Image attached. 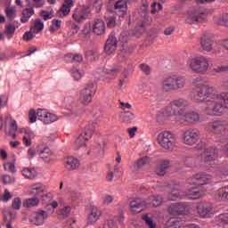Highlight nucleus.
Returning a JSON list of instances; mask_svg holds the SVG:
<instances>
[{
	"instance_id": "obj_1",
	"label": "nucleus",
	"mask_w": 228,
	"mask_h": 228,
	"mask_svg": "<svg viewBox=\"0 0 228 228\" xmlns=\"http://www.w3.org/2000/svg\"><path fill=\"white\" fill-rule=\"evenodd\" d=\"M194 89L190 93L193 102H207L205 113L209 117H220L228 110V92H218L213 86L206 85L204 77H197L192 80Z\"/></svg>"
},
{
	"instance_id": "obj_2",
	"label": "nucleus",
	"mask_w": 228,
	"mask_h": 228,
	"mask_svg": "<svg viewBox=\"0 0 228 228\" xmlns=\"http://www.w3.org/2000/svg\"><path fill=\"white\" fill-rule=\"evenodd\" d=\"M187 69L193 74L204 76L211 70V61L209 57L198 55L189 58L186 61Z\"/></svg>"
},
{
	"instance_id": "obj_3",
	"label": "nucleus",
	"mask_w": 228,
	"mask_h": 228,
	"mask_svg": "<svg viewBox=\"0 0 228 228\" xmlns=\"http://www.w3.org/2000/svg\"><path fill=\"white\" fill-rule=\"evenodd\" d=\"M190 102L185 98H176L170 102L169 105L166 107L164 116L168 120H178L180 117H183L184 110L183 108H188Z\"/></svg>"
},
{
	"instance_id": "obj_4",
	"label": "nucleus",
	"mask_w": 228,
	"mask_h": 228,
	"mask_svg": "<svg viewBox=\"0 0 228 228\" xmlns=\"http://www.w3.org/2000/svg\"><path fill=\"white\" fill-rule=\"evenodd\" d=\"M186 88V77L181 75H170L161 82L162 92H177Z\"/></svg>"
},
{
	"instance_id": "obj_5",
	"label": "nucleus",
	"mask_w": 228,
	"mask_h": 228,
	"mask_svg": "<svg viewBox=\"0 0 228 228\" xmlns=\"http://www.w3.org/2000/svg\"><path fill=\"white\" fill-rule=\"evenodd\" d=\"M96 127L97 123H91L86 126L84 132L80 134L75 142L77 151H80L82 154L90 156V150L86 148V142L92 138V135L95 133Z\"/></svg>"
},
{
	"instance_id": "obj_6",
	"label": "nucleus",
	"mask_w": 228,
	"mask_h": 228,
	"mask_svg": "<svg viewBox=\"0 0 228 228\" xmlns=\"http://www.w3.org/2000/svg\"><path fill=\"white\" fill-rule=\"evenodd\" d=\"M208 20V12L200 7H191L187 11L185 22L194 24V22H206Z\"/></svg>"
},
{
	"instance_id": "obj_7",
	"label": "nucleus",
	"mask_w": 228,
	"mask_h": 228,
	"mask_svg": "<svg viewBox=\"0 0 228 228\" xmlns=\"http://www.w3.org/2000/svg\"><path fill=\"white\" fill-rule=\"evenodd\" d=\"M157 140L160 147L166 151H174V149H175V145H177L175 135L169 131L159 133Z\"/></svg>"
},
{
	"instance_id": "obj_8",
	"label": "nucleus",
	"mask_w": 228,
	"mask_h": 228,
	"mask_svg": "<svg viewBox=\"0 0 228 228\" xmlns=\"http://www.w3.org/2000/svg\"><path fill=\"white\" fill-rule=\"evenodd\" d=\"M97 92V86L95 83L87 84L81 91L79 94V102L82 106H88L90 102H92V99H94V95H95Z\"/></svg>"
},
{
	"instance_id": "obj_9",
	"label": "nucleus",
	"mask_w": 228,
	"mask_h": 228,
	"mask_svg": "<svg viewBox=\"0 0 228 228\" xmlns=\"http://www.w3.org/2000/svg\"><path fill=\"white\" fill-rule=\"evenodd\" d=\"M213 176L209 174L201 172L194 174L191 178L186 180L187 184H195L197 186H204L211 184Z\"/></svg>"
},
{
	"instance_id": "obj_10",
	"label": "nucleus",
	"mask_w": 228,
	"mask_h": 228,
	"mask_svg": "<svg viewBox=\"0 0 228 228\" xmlns=\"http://www.w3.org/2000/svg\"><path fill=\"white\" fill-rule=\"evenodd\" d=\"M218 158V149L215 147L207 148L201 152L200 167H209L215 163V159Z\"/></svg>"
},
{
	"instance_id": "obj_11",
	"label": "nucleus",
	"mask_w": 228,
	"mask_h": 228,
	"mask_svg": "<svg viewBox=\"0 0 228 228\" xmlns=\"http://www.w3.org/2000/svg\"><path fill=\"white\" fill-rule=\"evenodd\" d=\"M200 139V131L197 128H188L182 134L184 145L193 146Z\"/></svg>"
},
{
	"instance_id": "obj_12",
	"label": "nucleus",
	"mask_w": 228,
	"mask_h": 228,
	"mask_svg": "<svg viewBox=\"0 0 228 228\" xmlns=\"http://www.w3.org/2000/svg\"><path fill=\"white\" fill-rule=\"evenodd\" d=\"M167 211L170 215H173V216L190 215V213L191 212V205H190V203H185V202L173 203L169 206Z\"/></svg>"
},
{
	"instance_id": "obj_13",
	"label": "nucleus",
	"mask_w": 228,
	"mask_h": 228,
	"mask_svg": "<svg viewBox=\"0 0 228 228\" xmlns=\"http://www.w3.org/2000/svg\"><path fill=\"white\" fill-rule=\"evenodd\" d=\"M200 46L206 53H213L216 51V43L213 39V35L209 32H204L200 41Z\"/></svg>"
},
{
	"instance_id": "obj_14",
	"label": "nucleus",
	"mask_w": 228,
	"mask_h": 228,
	"mask_svg": "<svg viewBox=\"0 0 228 228\" xmlns=\"http://www.w3.org/2000/svg\"><path fill=\"white\" fill-rule=\"evenodd\" d=\"M228 123L225 120H214L210 121L206 125V130L208 133H215L216 134H221L227 131Z\"/></svg>"
},
{
	"instance_id": "obj_15",
	"label": "nucleus",
	"mask_w": 228,
	"mask_h": 228,
	"mask_svg": "<svg viewBox=\"0 0 228 228\" xmlns=\"http://www.w3.org/2000/svg\"><path fill=\"white\" fill-rule=\"evenodd\" d=\"M196 211L200 218H211L214 215L213 205L207 201H200L196 207Z\"/></svg>"
},
{
	"instance_id": "obj_16",
	"label": "nucleus",
	"mask_w": 228,
	"mask_h": 228,
	"mask_svg": "<svg viewBox=\"0 0 228 228\" xmlns=\"http://www.w3.org/2000/svg\"><path fill=\"white\" fill-rule=\"evenodd\" d=\"M200 120V114L195 111L183 112L182 116L178 118L176 122L183 124V126H190L191 124H197Z\"/></svg>"
},
{
	"instance_id": "obj_17",
	"label": "nucleus",
	"mask_w": 228,
	"mask_h": 228,
	"mask_svg": "<svg viewBox=\"0 0 228 228\" xmlns=\"http://www.w3.org/2000/svg\"><path fill=\"white\" fill-rule=\"evenodd\" d=\"M47 218H49V214L46 213L45 210L39 208L36 212L35 216L30 219V223L32 225L40 227V225L45 224V220H47Z\"/></svg>"
},
{
	"instance_id": "obj_18",
	"label": "nucleus",
	"mask_w": 228,
	"mask_h": 228,
	"mask_svg": "<svg viewBox=\"0 0 228 228\" xmlns=\"http://www.w3.org/2000/svg\"><path fill=\"white\" fill-rule=\"evenodd\" d=\"M118 44V41L115 37V33H110L104 45V53H106V54H113V53L117 51Z\"/></svg>"
},
{
	"instance_id": "obj_19",
	"label": "nucleus",
	"mask_w": 228,
	"mask_h": 228,
	"mask_svg": "<svg viewBox=\"0 0 228 228\" xmlns=\"http://www.w3.org/2000/svg\"><path fill=\"white\" fill-rule=\"evenodd\" d=\"M27 7L21 12L20 22H22V24L29 22V19L35 15V7H33V4H31L30 0H27Z\"/></svg>"
},
{
	"instance_id": "obj_20",
	"label": "nucleus",
	"mask_w": 228,
	"mask_h": 228,
	"mask_svg": "<svg viewBox=\"0 0 228 228\" xmlns=\"http://www.w3.org/2000/svg\"><path fill=\"white\" fill-rule=\"evenodd\" d=\"M147 208V201L136 198L130 202V209L132 213H142Z\"/></svg>"
},
{
	"instance_id": "obj_21",
	"label": "nucleus",
	"mask_w": 228,
	"mask_h": 228,
	"mask_svg": "<svg viewBox=\"0 0 228 228\" xmlns=\"http://www.w3.org/2000/svg\"><path fill=\"white\" fill-rule=\"evenodd\" d=\"M102 216V210L97 207L91 208V210L88 214V225H94L97 224V221Z\"/></svg>"
},
{
	"instance_id": "obj_22",
	"label": "nucleus",
	"mask_w": 228,
	"mask_h": 228,
	"mask_svg": "<svg viewBox=\"0 0 228 228\" xmlns=\"http://www.w3.org/2000/svg\"><path fill=\"white\" fill-rule=\"evenodd\" d=\"M79 160L75 157H68L64 159V168L68 172H72L74 170H77L79 168Z\"/></svg>"
},
{
	"instance_id": "obj_23",
	"label": "nucleus",
	"mask_w": 228,
	"mask_h": 228,
	"mask_svg": "<svg viewBox=\"0 0 228 228\" xmlns=\"http://www.w3.org/2000/svg\"><path fill=\"white\" fill-rule=\"evenodd\" d=\"M202 195H204V191L197 188H190L183 192V197H187V199H190L191 200L200 199Z\"/></svg>"
},
{
	"instance_id": "obj_24",
	"label": "nucleus",
	"mask_w": 228,
	"mask_h": 228,
	"mask_svg": "<svg viewBox=\"0 0 228 228\" xmlns=\"http://www.w3.org/2000/svg\"><path fill=\"white\" fill-rule=\"evenodd\" d=\"M123 222L124 216H114L112 219H108L104 222L103 228H118V224H122Z\"/></svg>"
},
{
	"instance_id": "obj_25",
	"label": "nucleus",
	"mask_w": 228,
	"mask_h": 228,
	"mask_svg": "<svg viewBox=\"0 0 228 228\" xmlns=\"http://www.w3.org/2000/svg\"><path fill=\"white\" fill-rule=\"evenodd\" d=\"M93 31L98 36L104 35L106 33V23L102 20H95Z\"/></svg>"
},
{
	"instance_id": "obj_26",
	"label": "nucleus",
	"mask_w": 228,
	"mask_h": 228,
	"mask_svg": "<svg viewBox=\"0 0 228 228\" xmlns=\"http://www.w3.org/2000/svg\"><path fill=\"white\" fill-rule=\"evenodd\" d=\"M74 6V1L66 0L58 12L59 17H67L70 13V8Z\"/></svg>"
},
{
	"instance_id": "obj_27",
	"label": "nucleus",
	"mask_w": 228,
	"mask_h": 228,
	"mask_svg": "<svg viewBox=\"0 0 228 228\" xmlns=\"http://www.w3.org/2000/svg\"><path fill=\"white\" fill-rule=\"evenodd\" d=\"M39 158L45 161V163H54V159L53 158V151L49 148H44V150L39 151Z\"/></svg>"
},
{
	"instance_id": "obj_28",
	"label": "nucleus",
	"mask_w": 228,
	"mask_h": 228,
	"mask_svg": "<svg viewBox=\"0 0 228 228\" xmlns=\"http://www.w3.org/2000/svg\"><path fill=\"white\" fill-rule=\"evenodd\" d=\"M72 17L76 22H83V20H86L88 13L85 9H76Z\"/></svg>"
},
{
	"instance_id": "obj_29",
	"label": "nucleus",
	"mask_w": 228,
	"mask_h": 228,
	"mask_svg": "<svg viewBox=\"0 0 228 228\" xmlns=\"http://www.w3.org/2000/svg\"><path fill=\"white\" fill-rule=\"evenodd\" d=\"M215 224L218 227L225 228L228 225V213L220 214L219 216H216Z\"/></svg>"
},
{
	"instance_id": "obj_30",
	"label": "nucleus",
	"mask_w": 228,
	"mask_h": 228,
	"mask_svg": "<svg viewBox=\"0 0 228 228\" xmlns=\"http://www.w3.org/2000/svg\"><path fill=\"white\" fill-rule=\"evenodd\" d=\"M147 206H153V208H158L159 206H161L163 204V197L157 195V196H151L148 198L146 200Z\"/></svg>"
},
{
	"instance_id": "obj_31",
	"label": "nucleus",
	"mask_w": 228,
	"mask_h": 228,
	"mask_svg": "<svg viewBox=\"0 0 228 228\" xmlns=\"http://www.w3.org/2000/svg\"><path fill=\"white\" fill-rule=\"evenodd\" d=\"M121 70H122V66L120 65L114 66L110 69H106L105 70L106 77H108L109 79H114V77H117V76H118Z\"/></svg>"
},
{
	"instance_id": "obj_32",
	"label": "nucleus",
	"mask_w": 228,
	"mask_h": 228,
	"mask_svg": "<svg viewBox=\"0 0 228 228\" xmlns=\"http://www.w3.org/2000/svg\"><path fill=\"white\" fill-rule=\"evenodd\" d=\"M21 174L25 179L33 180L37 177V170L34 167H24Z\"/></svg>"
},
{
	"instance_id": "obj_33",
	"label": "nucleus",
	"mask_w": 228,
	"mask_h": 228,
	"mask_svg": "<svg viewBox=\"0 0 228 228\" xmlns=\"http://www.w3.org/2000/svg\"><path fill=\"white\" fill-rule=\"evenodd\" d=\"M151 159H149V157H142L141 159L135 161L132 167L134 172H138L140 168H142L143 167H145V165H148Z\"/></svg>"
},
{
	"instance_id": "obj_34",
	"label": "nucleus",
	"mask_w": 228,
	"mask_h": 228,
	"mask_svg": "<svg viewBox=\"0 0 228 228\" xmlns=\"http://www.w3.org/2000/svg\"><path fill=\"white\" fill-rule=\"evenodd\" d=\"M216 200H228V186L223 187L215 194Z\"/></svg>"
},
{
	"instance_id": "obj_35",
	"label": "nucleus",
	"mask_w": 228,
	"mask_h": 228,
	"mask_svg": "<svg viewBox=\"0 0 228 228\" xmlns=\"http://www.w3.org/2000/svg\"><path fill=\"white\" fill-rule=\"evenodd\" d=\"M184 197V193L182 194L181 191H179V189L177 187L173 188L171 193L168 194V200L175 201L180 200V199H183Z\"/></svg>"
},
{
	"instance_id": "obj_36",
	"label": "nucleus",
	"mask_w": 228,
	"mask_h": 228,
	"mask_svg": "<svg viewBox=\"0 0 228 228\" xmlns=\"http://www.w3.org/2000/svg\"><path fill=\"white\" fill-rule=\"evenodd\" d=\"M170 167V160H164L157 168L156 172L158 175H165L167 174V170H168Z\"/></svg>"
},
{
	"instance_id": "obj_37",
	"label": "nucleus",
	"mask_w": 228,
	"mask_h": 228,
	"mask_svg": "<svg viewBox=\"0 0 228 228\" xmlns=\"http://www.w3.org/2000/svg\"><path fill=\"white\" fill-rule=\"evenodd\" d=\"M166 228H184L183 227V223L179 220V218L171 217L167 224Z\"/></svg>"
},
{
	"instance_id": "obj_38",
	"label": "nucleus",
	"mask_w": 228,
	"mask_h": 228,
	"mask_svg": "<svg viewBox=\"0 0 228 228\" xmlns=\"http://www.w3.org/2000/svg\"><path fill=\"white\" fill-rule=\"evenodd\" d=\"M6 122L9 124V131H12V133H16L19 129V126L17 125V121L15 119L12 118V115L8 114L5 117Z\"/></svg>"
},
{
	"instance_id": "obj_39",
	"label": "nucleus",
	"mask_w": 228,
	"mask_h": 228,
	"mask_svg": "<svg viewBox=\"0 0 228 228\" xmlns=\"http://www.w3.org/2000/svg\"><path fill=\"white\" fill-rule=\"evenodd\" d=\"M120 118L125 124H131L134 120V115L131 111H125L120 114Z\"/></svg>"
},
{
	"instance_id": "obj_40",
	"label": "nucleus",
	"mask_w": 228,
	"mask_h": 228,
	"mask_svg": "<svg viewBox=\"0 0 228 228\" xmlns=\"http://www.w3.org/2000/svg\"><path fill=\"white\" fill-rule=\"evenodd\" d=\"M101 54L97 50H89L86 53V58L89 61H97L99 60Z\"/></svg>"
},
{
	"instance_id": "obj_41",
	"label": "nucleus",
	"mask_w": 228,
	"mask_h": 228,
	"mask_svg": "<svg viewBox=\"0 0 228 228\" xmlns=\"http://www.w3.org/2000/svg\"><path fill=\"white\" fill-rule=\"evenodd\" d=\"M38 204H40V200L37 197L30 198L23 201L24 208H35L38 206Z\"/></svg>"
},
{
	"instance_id": "obj_42",
	"label": "nucleus",
	"mask_w": 228,
	"mask_h": 228,
	"mask_svg": "<svg viewBox=\"0 0 228 228\" xmlns=\"http://www.w3.org/2000/svg\"><path fill=\"white\" fill-rule=\"evenodd\" d=\"M114 8L115 10L122 12V15H126V12H127V3L124 0H119L115 4Z\"/></svg>"
},
{
	"instance_id": "obj_43",
	"label": "nucleus",
	"mask_w": 228,
	"mask_h": 228,
	"mask_svg": "<svg viewBox=\"0 0 228 228\" xmlns=\"http://www.w3.org/2000/svg\"><path fill=\"white\" fill-rule=\"evenodd\" d=\"M30 190L32 195H40L44 193V185L42 183H35L30 185Z\"/></svg>"
},
{
	"instance_id": "obj_44",
	"label": "nucleus",
	"mask_w": 228,
	"mask_h": 228,
	"mask_svg": "<svg viewBox=\"0 0 228 228\" xmlns=\"http://www.w3.org/2000/svg\"><path fill=\"white\" fill-rule=\"evenodd\" d=\"M17 28H15V25L12 24V23L5 26L4 34L7 35L8 40H12L13 35H15V30Z\"/></svg>"
},
{
	"instance_id": "obj_45",
	"label": "nucleus",
	"mask_w": 228,
	"mask_h": 228,
	"mask_svg": "<svg viewBox=\"0 0 228 228\" xmlns=\"http://www.w3.org/2000/svg\"><path fill=\"white\" fill-rule=\"evenodd\" d=\"M15 218H17L16 212L9 210L7 212H4V222H5V224H11V222H13V220H15Z\"/></svg>"
},
{
	"instance_id": "obj_46",
	"label": "nucleus",
	"mask_w": 228,
	"mask_h": 228,
	"mask_svg": "<svg viewBox=\"0 0 228 228\" xmlns=\"http://www.w3.org/2000/svg\"><path fill=\"white\" fill-rule=\"evenodd\" d=\"M56 208H58V201L56 200L45 205V213H48V218L51 216V215H53V213H54V209H56Z\"/></svg>"
},
{
	"instance_id": "obj_47",
	"label": "nucleus",
	"mask_w": 228,
	"mask_h": 228,
	"mask_svg": "<svg viewBox=\"0 0 228 228\" xmlns=\"http://www.w3.org/2000/svg\"><path fill=\"white\" fill-rule=\"evenodd\" d=\"M5 15L9 19V20H13V19L17 17V9L15 8V6L7 7L5 9Z\"/></svg>"
},
{
	"instance_id": "obj_48",
	"label": "nucleus",
	"mask_w": 228,
	"mask_h": 228,
	"mask_svg": "<svg viewBox=\"0 0 228 228\" xmlns=\"http://www.w3.org/2000/svg\"><path fill=\"white\" fill-rule=\"evenodd\" d=\"M44 29V21H42V19L38 18L34 21L33 26L31 27V31H42Z\"/></svg>"
},
{
	"instance_id": "obj_49",
	"label": "nucleus",
	"mask_w": 228,
	"mask_h": 228,
	"mask_svg": "<svg viewBox=\"0 0 228 228\" xmlns=\"http://www.w3.org/2000/svg\"><path fill=\"white\" fill-rule=\"evenodd\" d=\"M54 14V10L50 9L49 11L41 10L39 15L43 20H49V19H53V15Z\"/></svg>"
},
{
	"instance_id": "obj_50",
	"label": "nucleus",
	"mask_w": 228,
	"mask_h": 228,
	"mask_svg": "<svg viewBox=\"0 0 228 228\" xmlns=\"http://www.w3.org/2000/svg\"><path fill=\"white\" fill-rule=\"evenodd\" d=\"M33 138H35V133L28 130L23 136V143H25L26 147H29V145H31V140H33Z\"/></svg>"
},
{
	"instance_id": "obj_51",
	"label": "nucleus",
	"mask_w": 228,
	"mask_h": 228,
	"mask_svg": "<svg viewBox=\"0 0 228 228\" xmlns=\"http://www.w3.org/2000/svg\"><path fill=\"white\" fill-rule=\"evenodd\" d=\"M48 113L49 112L45 109H38L37 112V117L41 122H47L48 120L45 119V118L47 117Z\"/></svg>"
},
{
	"instance_id": "obj_52",
	"label": "nucleus",
	"mask_w": 228,
	"mask_h": 228,
	"mask_svg": "<svg viewBox=\"0 0 228 228\" xmlns=\"http://www.w3.org/2000/svg\"><path fill=\"white\" fill-rule=\"evenodd\" d=\"M61 28V20H53L52 25L50 26L51 33H54V31H58Z\"/></svg>"
},
{
	"instance_id": "obj_53",
	"label": "nucleus",
	"mask_w": 228,
	"mask_h": 228,
	"mask_svg": "<svg viewBox=\"0 0 228 228\" xmlns=\"http://www.w3.org/2000/svg\"><path fill=\"white\" fill-rule=\"evenodd\" d=\"M142 220L149 228H156V223L152 220V217H150L149 215L142 216Z\"/></svg>"
},
{
	"instance_id": "obj_54",
	"label": "nucleus",
	"mask_w": 228,
	"mask_h": 228,
	"mask_svg": "<svg viewBox=\"0 0 228 228\" xmlns=\"http://www.w3.org/2000/svg\"><path fill=\"white\" fill-rule=\"evenodd\" d=\"M4 168L6 172H11V174L17 172V170H15V161L4 163Z\"/></svg>"
},
{
	"instance_id": "obj_55",
	"label": "nucleus",
	"mask_w": 228,
	"mask_h": 228,
	"mask_svg": "<svg viewBox=\"0 0 228 228\" xmlns=\"http://www.w3.org/2000/svg\"><path fill=\"white\" fill-rule=\"evenodd\" d=\"M72 211L71 206H65L63 208H61L59 211L60 216H62V218H67L69 215H70V212Z\"/></svg>"
},
{
	"instance_id": "obj_56",
	"label": "nucleus",
	"mask_w": 228,
	"mask_h": 228,
	"mask_svg": "<svg viewBox=\"0 0 228 228\" xmlns=\"http://www.w3.org/2000/svg\"><path fill=\"white\" fill-rule=\"evenodd\" d=\"M45 118V120H48V121H43L45 125L53 124V122H56V120H58V116H56L53 113L48 112V115Z\"/></svg>"
},
{
	"instance_id": "obj_57",
	"label": "nucleus",
	"mask_w": 228,
	"mask_h": 228,
	"mask_svg": "<svg viewBox=\"0 0 228 228\" xmlns=\"http://www.w3.org/2000/svg\"><path fill=\"white\" fill-rule=\"evenodd\" d=\"M20 206H22V200L17 197L12 200V209H16L19 211L20 209Z\"/></svg>"
},
{
	"instance_id": "obj_58",
	"label": "nucleus",
	"mask_w": 228,
	"mask_h": 228,
	"mask_svg": "<svg viewBox=\"0 0 228 228\" xmlns=\"http://www.w3.org/2000/svg\"><path fill=\"white\" fill-rule=\"evenodd\" d=\"M71 76L76 81H79V79H81L83 77V74L81 71H79V69H77V68H73L71 69Z\"/></svg>"
},
{
	"instance_id": "obj_59",
	"label": "nucleus",
	"mask_w": 228,
	"mask_h": 228,
	"mask_svg": "<svg viewBox=\"0 0 228 228\" xmlns=\"http://www.w3.org/2000/svg\"><path fill=\"white\" fill-rule=\"evenodd\" d=\"M3 183L4 184H13L15 183V177L10 175H3Z\"/></svg>"
},
{
	"instance_id": "obj_60",
	"label": "nucleus",
	"mask_w": 228,
	"mask_h": 228,
	"mask_svg": "<svg viewBox=\"0 0 228 228\" xmlns=\"http://www.w3.org/2000/svg\"><path fill=\"white\" fill-rule=\"evenodd\" d=\"M139 67H140V69L142 70V72H143L146 76L151 75V72H152L151 66H149L148 64L142 63V64H140Z\"/></svg>"
},
{
	"instance_id": "obj_61",
	"label": "nucleus",
	"mask_w": 228,
	"mask_h": 228,
	"mask_svg": "<svg viewBox=\"0 0 228 228\" xmlns=\"http://www.w3.org/2000/svg\"><path fill=\"white\" fill-rule=\"evenodd\" d=\"M0 200H2V202H8V200H12V194L8 189L4 190V195L0 198Z\"/></svg>"
},
{
	"instance_id": "obj_62",
	"label": "nucleus",
	"mask_w": 228,
	"mask_h": 228,
	"mask_svg": "<svg viewBox=\"0 0 228 228\" xmlns=\"http://www.w3.org/2000/svg\"><path fill=\"white\" fill-rule=\"evenodd\" d=\"M117 26V18L111 16L107 19V28H115Z\"/></svg>"
},
{
	"instance_id": "obj_63",
	"label": "nucleus",
	"mask_w": 228,
	"mask_h": 228,
	"mask_svg": "<svg viewBox=\"0 0 228 228\" xmlns=\"http://www.w3.org/2000/svg\"><path fill=\"white\" fill-rule=\"evenodd\" d=\"M213 72L215 74H223V72H228V66H217L214 68Z\"/></svg>"
},
{
	"instance_id": "obj_64",
	"label": "nucleus",
	"mask_w": 228,
	"mask_h": 228,
	"mask_svg": "<svg viewBox=\"0 0 228 228\" xmlns=\"http://www.w3.org/2000/svg\"><path fill=\"white\" fill-rule=\"evenodd\" d=\"M218 24H220V26H228V14H224L219 19Z\"/></svg>"
}]
</instances>
